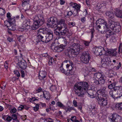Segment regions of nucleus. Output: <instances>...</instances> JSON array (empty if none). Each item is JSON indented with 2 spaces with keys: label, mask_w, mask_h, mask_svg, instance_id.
I'll return each instance as SVG.
<instances>
[{
  "label": "nucleus",
  "mask_w": 122,
  "mask_h": 122,
  "mask_svg": "<svg viewBox=\"0 0 122 122\" xmlns=\"http://www.w3.org/2000/svg\"><path fill=\"white\" fill-rule=\"evenodd\" d=\"M89 87L88 83L86 82H78L74 86L75 94L79 97H83Z\"/></svg>",
  "instance_id": "nucleus-1"
},
{
  "label": "nucleus",
  "mask_w": 122,
  "mask_h": 122,
  "mask_svg": "<svg viewBox=\"0 0 122 122\" xmlns=\"http://www.w3.org/2000/svg\"><path fill=\"white\" fill-rule=\"evenodd\" d=\"M34 22L31 27L33 30L37 29L39 26L42 25L44 22L43 16L41 15H35L34 17Z\"/></svg>",
  "instance_id": "nucleus-2"
},
{
  "label": "nucleus",
  "mask_w": 122,
  "mask_h": 122,
  "mask_svg": "<svg viewBox=\"0 0 122 122\" xmlns=\"http://www.w3.org/2000/svg\"><path fill=\"white\" fill-rule=\"evenodd\" d=\"M57 18L55 17H51L48 20L47 22V24L49 27L55 28L56 27H58L59 28H61L62 24L65 23V20L64 19H61L58 21V23H57Z\"/></svg>",
  "instance_id": "nucleus-3"
},
{
  "label": "nucleus",
  "mask_w": 122,
  "mask_h": 122,
  "mask_svg": "<svg viewBox=\"0 0 122 122\" xmlns=\"http://www.w3.org/2000/svg\"><path fill=\"white\" fill-rule=\"evenodd\" d=\"M82 46L80 44L74 43L68 48V52L72 54L79 52L82 50Z\"/></svg>",
  "instance_id": "nucleus-4"
},
{
  "label": "nucleus",
  "mask_w": 122,
  "mask_h": 122,
  "mask_svg": "<svg viewBox=\"0 0 122 122\" xmlns=\"http://www.w3.org/2000/svg\"><path fill=\"white\" fill-rule=\"evenodd\" d=\"M93 78L95 79V81H94V82L97 85L104 84L105 81V76L104 75L100 73L95 74Z\"/></svg>",
  "instance_id": "nucleus-5"
},
{
  "label": "nucleus",
  "mask_w": 122,
  "mask_h": 122,
  "mask_svg": "<svg viewBox=\"0 0 122 122\" xmlns=\"http://www.w3.org/2000/svg\"><path fill=\"white\" fill-rule=\"evenodd\" d=\"M60 28L58 27H56V29H58L60 31H61L60 32H59L56 30L54 31L55 34L56 35L60 36L63 35L65 36L67 34L69 31L67 28V25L65 22L62 24Z\"/></svg>",
  "instance_id": "nucleus-6"
},
{
  "label": "nucleus",
  "mask_w": 122,
  "mask_h": 122,
  "mask_svg": "<svg viewBox=\"0 0 122 122\" xmlns=\"http://www.w3.org/2000/svg\"><path fill=\"white\" fill-rule=\"evenodd\" d=\"M91 58L89 53L87 52H85L82 54L80 57V59L82 62L87 64L89 63V61Z\"/></svg>",
  "instance_id": "nucleus-7"
},
{
  "label": "nucleus",
  "mask_w": 122,
  "mask_h": 122,
  "mask_svg": "<svg viewBox=\"0 0 122 122\" xmlns=\"http://www.w3.org/2000/svg\"><path fill=\"white\" fill-rule=\"evenodd\" d=\"M98 102L100 105L104 106L107 104V100L106 98L100 97V95L98 94L97 97H96Z\"/></svg>",
  "instance_id": "nucleus-8"
},
{
  "label": "nucleus",
  "mask_w": 122,
  "mask_h": 122,
  "mask_svg": "<svg viewBox=\"0 0 122 122\" xmlns=\"http://www.w3.org/2000/svg\"><path fill=\"white\" fill-rule=\"evenodd\" d=\"M110 119L113 122H121L122 118L118 114L114 113L110 116Z\"/></svg>",
  "instance_id": "nucleus-9"
},
{
  "label": "nucleus",
  "mask_w": 122,
  "mask_h": 122,
  "mask_svg": "<svg viewBox=\"0 0 122 122\" xmlns=\"http://www.w3.org/2000/svg\"><path fill=\"white\" fill-rule=\"evenodd\" d=\"M41 34L40 33H38L37 36V38L39 41H41L44 42H48L47 38L46 37L45 33V34Z\"/></svg>",
  "instance_id": "nucleus-10"
},
{
  "label": "nucleus",
  "mask_w": 122,
  "mask_h": 122,
  "mask_svg": "<svg viewBox=\"0 0 122 122\" xmlns=\"http://www.w3.org/2000/svg\"><path fill=\"white\" fill-rule=\"evenodd\" d=\"M108 82L109 85L108 86V87L109 89H113L115 86L116 84V81L114 79H109Z\"/></svg>",
  "instance_id": "nucleus-11"
},
{
  "label": "nucleus",
  "mask_w": 122,
  "mask_h": 122,
  "mask_svg": "<svg viewBox=\"0 0 122 122\" xmlns=\"http://www.w3.org/2000/svg\"><path fill=\"white\" fill-rule=\"evenodd\" d=\"M4 25L7 26V28L10 30L14 31L15 29L16 24H10L7 21H5Z\"/></svg>",
  "instance_id": "nucleus-12"
},
{
  "label": "nucleus",
  "mask_w": 122,
  "mask_h": 122,
  "mask_svg": "<svg viewBox=\"0 0 122 122\" xmlns=\"http://www.w3.org/2000/svg\"><path fill=\"white\" fill-rule=\"evenodd\" d=\"M103 49V48L94 47L93 49V51L96 55L100 56L102 55V51Z\"/></svg>",
  "instance_id": "nucleus-13"
},
{
  "label": "nucleus",
  "mask_w": 122,
  "mask_h": 122,
  "mask_svg": "<svg viewBox=\"0 0 122 122\" xmlns=\"http://www.w3.org/2000/svg\"><path fill=\"white\" fill-rule=\"evenodd\" d=\"M114 91L117 92V94L119 97L122 96V87L120 86H115L114 88Z\"/></svg>",
  "instance_id": "nucleus-14"
},
{
  "label": "nucleus",
  "mask_w": 122,
  "mask_h": 122,
  "mask_svg": "<svg viewBox=\"0 0 122 122\" xmlns=\"http://www.w3.org/2000/svg\"><path fill=\"white\" fill-rule=\"evenodd\" d=\"M46 37L47 38L48 42H49L51 40L53 37L52 32L51 30H49L46 32L45 33Z\"/></svg>",
  "instance_id": "nucleus-15"
},
{
  "label": "nucleus",
  "mask_w": 122,
  "mask_h": 122,
  "mask_svg": "<svg viewBox=\"0 0 122 122\" xmlns=\"http://www.w3.org/2000/svg\"><path fill=\"white\" fill-rule=\"evenodd\" d=\"M70 6H71L75 9L76 10H77V13H78L80 10L81 8V6L80 5H77L76 3H71L70 4Z\"/></svg>",
  "instance_id": "nucleus-16"
},
{
  "label": "nucleus",
  "mask_w": 122,
  "mask_h": 122,
  "mask_svg": "<svg viewBox=\"0 0 122 122\" xmlns=\"http://www.w3.org/2000/svg\"><path fill=\"white\" fill-rule=\"evenodd\" d=\"M30 21L28 19H26L23 22V26L24 28H26L27 29H28L30 27Z\"/></svg>",
  "instance_id": "nucleus-17"
},
{
  "label": "nucleus",
  "mask_w": 122,
  "mask_h": 122,
  "mask_svg": "<svg viewBox=\"0 0 122 122\" xmlns=\"http://www.w3.org/2000/svg\"><path fill=\"white\" fill-rule=\"evenodd\" d=\"M39 77L40 80H42L46 77V73L44 71H40L39 72Z\"/></svg>",
  "instance_id": "nucleus-18"
},
{
  "label": "nucleus",
  "mask_w": 122,
  "mask_h": 122,
  "mask_svg": "<svg viewBox=\"0 0 122 122\" xmlns=\"http://www.w3.org/2000/svg\"><path fill=\"white\" fill-rule=\"evenodd\" d=\"M96 27L97 30L99 33H104L107 31L104 28L101 26L100 25H98L97 26H96Z\"/></svg>",
  "instance_id": "nucleus-19"
},
{
  "label": "nucleus",
  "mask_w": 122,
  "mask_h": 122,
  "mask_svg": "<svg viewBox=\"0 0 122 122\" xmlns=\"http://www.w3.org/2000/svg\"><path fill=\"white\" fill-rule=\"evenodd\" d=\"M87 92L89 96V97L91 98H93L95 97L96 96L95 94L96 92L95 91H93L92 90H88Z\"/></svg>",
  "instance_id": "nucleus-20"
},
{
  "label": "nucleus",
  "mask_w": 122,
  "mask_h": 122,
  "mask_svg": "<svg viewBox=\"0 0 122 122\" xmlns=\"http://www.w3.org/2000/svg\"><path fill=\"white\" fill-rule=\"evenodd\" d=\"M65 47L62 45H60L55 47L54 49L57 52H60L63 50Z\"/></svg>",
  "instance_id": "nucleus-21"
},
{
  "label": "nucleus",
  "mask_w": 122,
  "mask_h": 122,
  "mask_svg": "<svg viewBox=\"0 0 122 122\" xmlns=\"http://www.w3.org/2000/svg\"><path fill=\"white\" fill-rule=\"evenodd\" d=\"M18 65L21 68L23 69H25L27 66L26 63L25 61H21L19 62Z\"/></svg>",
  "instance_id": "nucleus-22"
},
{
  "label": "nucleus",
  "mask_w": 122,
  "mask_h": 122,
  "mask_svg": "<svg viewBox=\"0 0 122 122\" xmlns=\"http://www.w3.org/2000/svg\"><path fill=\"white\" fill-rule=\"evenodd\" d=\"M115 10L114 14L116 16L118 17L122 18V10L117 8Z\"/></svg>",
  "instance_id": "nucleus-23"
},
{
  "label": "nucleus",
  "mask_w": 122,
  "mask_h": 122,
  "mask_svg": "<svg viewBox=\"0 0 122 122\" xmlns=\"http://www.w3.org/2000/svg\"><path fill=\"white\" fill-rule=\"evenodd\" d=\"M116 49H110L107 52L110 56H115L117 54V52L116 51Z\"/></svg>",
  "instance_id": "nucleus-24"
},
{
  "label": "nucleus",
  "mask_w": 122,
  "mask_h": 122,
  "mask_svg": "<svg viewBox=\"0 0 122 122\" xmlns=\"http://www.w3.org/2000/svg\"><path fill=\"white\" fill-rule=\"evenodd\" d=\"M44 97L46 99H49L51 98V96L48 92L45 91L43 92Z\"/></svg>",
  "instance_id": "nucleus-25"
},
{
  "label": "nucleus",
  "mask_w": 122,
  "mask_h": 122,
  "mask_svg": "<svg viewBox=\"0 0 122 122\" xmlns=\"http://www.w3.org/2000/svg\"><path fill=\"white\" fill-rule=\"evenodd\" d=\"M65 63H67L66 66V67L67 68H69L70 66L71 68H72L73 66V65L72 64V62L70 61L67 60L63 62V64H65Z\"/></svg>",
  "instance_id": "nucleus-26"
},
{
  "label": "nucleus",
  "mask_w": 122,
  "mask_h": 122,
  "mask_svg": "<svg viewBox=\"0 0 122 122\" xmlns=\"http://www.w3.org/2000/svg\"><path fill=\"white\" fill-rule=\"evenodd\" d=\"M22 5L23 7H26L27 6H30L29 4L30 3V0H23L22 2Z\"/></svg>",
  "instance_id": "nucleus-27"
},
{
  "label": "nucleus",
  "mask_w": 122,
  "mask_h": 122,
  "mask_svg": "<svg viewBox=\"0 0 122 122\" xmlns=\"http://www.w3.org/2000/svg\"><path fill=\"white\" fill-rule=\"evenodd\" d=\"M49 30L48 29L46 28H42V29H39L38 31V33H40L41 34H45L44 33H46V32L48 31Z\"/></svg>",
  "instance_id": "nucleus-28"
},
{
  "label": "nucleus",
  "mask_w": 122,
  "mask_h": 122,
  "mask_svg": "<svg viewBox=\"0 0 122 122\" xmlns=\"http://www.w3.org/2000/svg\"><path fill=\"white\" fill-rule=\"evenodd\" d=\"M17 39L19 42L22 43H24L25 41V38L22 36H18L17 37Z\"/></svg>",
  "instance_id": "nucleus-29"
},
{
  "label": "nucleus",
  "mask_w": 122,
  "mask_h": 122,
  "mask_svg": "<svg viewBox=\"0 0 122 122\" xmlns=\"http://www.w3.org/2000/svg\"><path fill=\"white\" fill-rule=\"evenodd\" d=\"M100 25L101 26L104 28L107 31H109L108 26L107 25V22L106 21L104 23L101 24Z\"/></svg>",
  "instance_id": "nucleus-30"
},
{
  "label": "nucleus",
  "mask_w": 122,
  "mask_h": 122,
  "mask_svg": "<svg viewBox=\"0 0 122 122\" xmlns=\"http://www.w3.org/2000/svg\"><path fill=\"white\" fill-rule=\"evenodd\" d=\"M105 22L104 20L101 19H99L95 23L96 26H97L98 25H101V24L104 23Z\"/></svg>",
  "instance_id": "nucleus-31"
},
{
  "label": "nucleus",
  "mask_w": 122,
  "mask_h": 122,
  "mask_svg": "<svg viewBox=\"0 0 122 122\" xmlns=\"http://www.w3.org/2000/svg\"><path fill=\"white\" fill-rule=\"evenodd\" d=\"M7 21L10 24H15V20L13 18H8V20Z\"/></svg>",
  "instance_id": "nucleus-32"
},
{
  "label": "nucleus",
  "mask_w": 122,
  "mask_h": 122,
  "mask_svg": "<svg viewBox=\"0 0 122 122\" xmlns=\"http://www.w3.org/2000/svg\"><path fill=\"white\" fill-rule=\"evenodd\" d=\"M106 14L107 16L110 18H112L113 17L114 14L112 12L107 11Z\"/></svg>",
  "instance_id": "nucleus-33"
},
{
  "label": "nucleus",
  "mask_w": 122,
  "mask_h": 122,
  "mask_svg": "<svg viewBox=\"0 0 122 122\" xmlns=\"http://www.w3.org/2000/svg\"><path fill=\"white\" fill-rule=\"evenodd\" d=\"M50 89L51 91L54 92L56 91L57 88L55 85H52L50 86Z\"/></svg>",
  "instance_id": "nucleus-34"
},
{
  "label": "nucleus",
  "mask_w": 122,
  "mask_h": 122,
  "mask_svg": "<svg viewBox=\"0 0 122 122\" xmlns=\"http://www.w3.org/2000/svg\"><path fill=\"white\" fill-rule=\"evenodd\" d=\"M113 23H114L113 21L111 22H109V24L110 28L112 30H113L115 27V25Z\"/></svg>",
  "instance_id": "nucleus-35"
},
{
  "label": "nucleus",
  "mask_w": 122,
  "mask_h": 122,
  "mask_svg": "<svg viewBox=\"0 0 122 122\" xmlns=\"http://www.w3.org/2000/svg\"><path fill=\"white\" fill-rule=\"evenodd\" d=\"M115 107L119 109H122V103L117 104L115 105Z\"/></svg>",
  "instance_id": "nucleus-36"
},
{
  "label": "nucleus",
  "mask_w": 122,
  "mask_h": 122,
  "mask_svg": "<svg viewBox=\"0 0 122 122\" xmlns=\"http://www.w3.org/2000/svg\"><path fill=\"white\" fill-rule=\"evenodd\" d=\"M91 41H83V43L86 46H89V44L90 42Z\"/></svg>",
  "instance_id": "nucleus-37"
},
{
  "label": "nucleus",
  "mask_w": 122,
  "mask_h": 122,
  "mask_svg": "<svg viewBox=\"0 0 122 122\" xmlns=\"http://www.w3.org/2000/svg\"><path fill=\"white\" fill-rule=\"evenodd\" d=\"M77 120L75 116H73L71 117L70 120H68V122H73Z\"/></svg>",
  "instance_id": "nucleus-38"
},
{
  "label": "nucleus",
  "mask_w": 122,
  "mask_h": 122,
  "mask_svg": "<svg viewBox=\"0 0 122 122\" xmlns=\"http://www.w3.org/2000/svg\"><path fill=\"white\" fill-rule=\"evenodd\" d=\"M72 72V71L71 69H69V70H67L66 72L65 71V73H64L66 75H70L71 74V72Z\"/></svg>",
  "instance_id": "nucleus-39"
},
{
  "label": "nucleus",
  "mask_w": 122,
  "mask_h": 122,
  "mask_svg": "<svg viewBox=\"0 0 122 122\" xmlns=\"http://www.w3.org/2000/svg\"><path fill=\"white\" fill-rule=\"evenodd\" d=\"M5 13V11L4 9L0 8V16L4 15Z\"/></svg>",
  "instance_id": "nucleus-40"
},
{
  "label": "nucleus",
  "mask_w": 122,
  "mask_h": 122,
  "mask_svg": "<svg viewBox=\"0 0 122 122\" xmlns=\"http://www.w3.org/2000/svg\"><path fill=\"white\" fill-rule=\"evenodd\" d=\"M56 105L58 107L61 108H62L64 107V105L60 102H57L56 103Z\"/></svg>",
  "instance_id": "nucleus-41"
},
{
  "label": "nucleus",
  "mask_w": 122,
  "mask_h": 122,
  "mask_svg": "<svg viewBox=\"0 0 122 122\" xmlns=\"http://www.w3.org/2000/svg\"><path fill=\"white\" fill-rule=\"evenodd\" d=\"M113 90H111L109 91V93L110 96L113 98H114L115 97L113 93Z\"/></svg>",
  "instance_id": "nucleus-42"
},
{
  "label": "nucleus",
  "mask_w": 122,
  "mask_h": 122,
  "mask_svg": "<svg viewBox=\"0 0 122 122\" xmlns=\"http://www.w3.org/2000/svg\"><path fill=\"white\" fill-rule=\"evenodd\" d=\"M39 104H36L35 107H34L33 108V109L34 110L35 112L37 111L39 109Z\"/></svg>",
  "instance_id": "nucleus-43"
},
{
  "label": "nucleus",
  "mask_w": 122,
  "mask_h": 122,
  "mask_svg": "<svg viewBox=\"0 0 122 122\" xmlns=\"http://www.w3.org/2000/svg\"><path fill=\"white\" fill-rule=\"evenodd\" d=\"M54 61L53 59L52 58L50 57L48 62V64L49 65H51Z\"/></svg>",
  "instance_id": "nucleus-44"
},
{
  "label": "nucleus",
  "mask_w": 122,
  "mask_h": 122,
  "mask_svg": "<svg viewBox=\"0 0 122 122\" xmlns=\"http://www.w3.org/2000/svg\"><path fill=\"white\" fill-rule=\"evenodd\" d=\"M109 31V34H106V36L107 38L110 37L111 35H113L114 33L112 31Z\"/></svg>",
  "instance_id": "nucleus-45"
},
{
  "label": "nucleus",
  "mask_w": 122,
  "mask_h": 122,
  "mask_svg": "<svg viewBox=\"0 0 122 122\" xmlns=\"http://www.w3.org/2000/svg\"><path fill=\"white\" fill-rule=\"evenodd\" d=\"M17 111V109L14 107L12 108L10 111V113H15Z\"/></svg>",
  "instance_id": "nucleus-46"
},
{
  "label": "nucleus",
  "mask_w": 122,
  "mask_h": 122,
  "mask_svg": "<svg viewBox=\"0 0 122 122\" xmlns=\"http://www.w3.org/2000/svg\"><path fill=\"white\" fill-rule=\"evenodd\" d=\"M14 73L18 77H19L20 76V74L19 71L17 70H15L14 71Z\"/></svg>",
  "instance_id": "nucleus-47"
},
{
  "label": "nucleus",
  "mask_w": 122,
  "mask_h": 122,
  "mask_svg": "<svg viewBox=\"0 0 122 122\" xmlns=\"http://www.w3.org/2000/svg\"><path fill=\"white\" fill-rule=\"evenodd\" d=\"M103 3H98L97 6V8H98L99 9L101 8L104 5L103 4Z\"/></svg>",
  "instance_id": "nucleus-48"
},
{
  "label": "nucleus",
  "mask_w": 122,
  "mask_h": 122,
  "mask_svg": "<svg viewBox=\"0 0 122 122\" xmlns=\"http://www.w3.org/2000/svg\"><path fill=\"white\" fill-rule=\"evenodd\" d=\"M16 114H18L17 113H16L15 114H13L12 116V119L13 120H16L17 119V115Z\"/></svg>",
  "instance_id": "nucleus-49"
},
{
  "label": "nucleus",
  "mask_w": 122,
  "mask_h": 122,
  "mask_svg": "<svg viewBox=\"0 0 122 122\" xmlns=\"http://www.w3.org/2000/svg\"><path fill=\"white\" fill-rule=\"evenodd\" d=\"M72 110H75V109L74 107H68V108H67V112L68 111L70 112Z\"/></svg>",
  "instance_id": "nucleus-50"
},
{
  "label": "nucleus",
  "mask_w": 122,
  "mask_h": 122,
  "mask_svg": "<svg viewBox=\"0 0 122 122\" xmlns=\"http://www.w3.org/2000/svg\"><path fill=\"white\" fill-rule=\"evenodd\" d=\"M8 62L7 61H5L4 63V66L5 68L7 69L8 67Z\"/></svg>",
  "instance_id": "nucleus-51"
},
{
  "label": "nucleus",
  "mask_w": 122,
  "mask_h": 122,
  "mask_svg": "<svg viewBox=\"0 0 122 122\" xmlns=\"http://www.w3.org/2000/svg\"><path fill=\"white\" fill-rule=\"evenodd\" d=\"M107 95L106 94H105L104 93H102L101 94V95H100V97H102L104 98H106L107 99Z\"/></svg>",
  "instance_id": "nucleus-52"
},
{
  "label": "nucleus",
  "mask_w": 122,
  "mask_h": 122,
  "mask_svg": "<svg viewBox=\"0 0 122 122\" xmlns=\"http://www.w3.org/2000/svg\"><path fill=\"white\" fill-rule=\"evenodd\" d=\"M11 120V117L10 116H8L6 119V120L8 122H10Z\"/></svg>",
  "instance_id": "nucleus-53"
},
{
  "label": "nucleus",
  "mask_w": 122,
  "mask_h": 122,
  "mask_svg": "<svg viewBox=\"0 0 122 122\" xmlns=\"http://www.w3.org/2000/svg\"><path fill=\"white\" fill-rule=\"evenodd\" d=\"M63 64V63L61 64L60 67V69L61 71L62 72L65 73V70L63 69V68L62 67Z\"/></svg>",
  "instance_id": "nucleus-54"
},
{
  "label": "nucleus",
  "mask_w": 122,
  "mask_h": 122,
  "mask_svg": "<svg viewBox=\"0 0 122 122\" xmlns=\"http://www.w3.org/2000/svg\"><path fill=\"white\" fill-rule=\"evenodd\" d=\"M61 39L64 41V43L66 44L67 43V41L66 39L64 37H62L61 38Z\"/></svg>",
  "instance_id": "nucleus-55"
},
{
  "label": "nucleus",
  "mask_w": 122,
  "mask_h": 122,
  "mask_svg": "<svg viewBox=\"0 0 122 122\" xmlns=\"http://www.w3.org/2000/svg\"><path fill=\"white\" fill-rule=\"evenodd\" d=\"M24 106L23 105H20L18 109L19 110H21L24 108Z\"/></svg>",
  "instance_id": "nucleus-56"
},
{
  "label": "nucleus",
  "mask_w": 122,
  "mask_h": 122,
  "mask_svg": "<svg viewBox=\"0 0 122 122\" xmlns=\"http://www.w3.org/2000/svg\"><path fill=\"white\" fill-rule=\"evenodd\" d=\"M81 20L82 23H84L86 20L85 18L84 17H83L81 18Z\"/></svg>",
  "instance_id": "nucleus-57"
},
{
  "label": "nucleus",
  "mask_w": 122,
  "mask_h": 122,
  "mask_svg": "<svg viewBox=\"0 0 122 122\" xmlns=\"http://www.w3.org/2000/svg\"><path fill=\"white\" fill-rule=\"evenodd\" d=\"M21 76L22 77H24L25 76V74L24 71L21 70Z\"/></svg>",
  "instance_id": "nucleus-58"
},
{
  "label": "nucleus",
  "mask_w": 122,
  "mask_h": 122,
  "mask_svg": "<svg viewBox=\"0 0 122 122\" xmlns=\"http://www.w3.org/2000/svg\"><path fill=\"white\" fill-rule=\"evenodd\" d=\"M39 105H40V106H41L42 107H45L46 106V104L45 103H40Z\"/></svg>",
  "instance_id": "nucleus-59"
},
{
  "label": "nucleus",
  "mask_w": 122,
  "mask_h": 122,
  "mask_svg": "<svg viewBox=\"0 0 122 122\" xmlns=\"http://www.w3.org/2000/svg\"><path fill=\"white\" fill-rule=\"evenodd\" d=\"M83 15L84 16H86L87 15V12L86 10H85L83 12Z\"/></svg>",
  "instance_id": "nucleus-60"
},
{
  "label": "nucleus",
  "mask_w": 122,
  "mask_h": 122,
  "mask_svg": "<svg viewBox=\"0 0 122 122\" xmlns=\"http://www.w3.org/2000/svg\"><path fill=\"white\" fill-rule=\"evenodd\" d=\"M73 104L75 107H76L77 106V102L76 100H74L73 101Z\"/></svg>",
  "instance_id": "nucleus-61"
},
{
  "label": "nucleus",
  "mask_w": 122,
  "mask_h": 122,
  "mask_svg": "<svg viewBox=\"0 0 122 122\" xmlns=\"http://www.w3.org/2000/svg\"><path fill=\"white\" fill-rule=\"evenodd\" d=\"M47 119L41 118L40 119V121L41 122H44L46 121H47Z\"/></svg>",
  "instance_id": "nucleus-62"
},
{
  "label": "nucleus",
  "mask_w": 122,
  "mask_h": 122,
  "mask_svg": "<svg viewBox=\"0 0 122 122\" xmlns=\"http://www.w3.org/2000/svg\"><path fill=\"white\" fill-rule=\"evenodd\" d=\"M60 4L61 5H64L65 3V1L64 0H60Z\"/></svg>",
  "instance_id": "nucleus-63"
},
{
  "label": "nucleus",
  "mask_w": 122,
  "mask_h": 122,
  "mask_svg": "<svg viewBox=\"0 0 122 122\" xmlns=\"http://www.w3.org/2000/svg\"><path fill=\"white\" fill-rule=\"evenodd\" d=\"M42 56L43 57H46L47 56H48V53H46L43 54H42Z\"/></svg>",
  "instance_id": "nucleus-64"
}]
</instances>
